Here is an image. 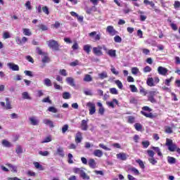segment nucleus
Returning <instances> with one entry per match:
<instances>
[{"label": "nucleus", "instance_id": "nucleus-1", "mask_svg": "<svg viewBox=\"0 0 180 180\" xmlns=\"http://www.w3.org/2000/svg\"><path fill=\"white\" fill-rule=\"evenodd\" d=\"M160 92L157 91V89L151 90L148 92V100L149 102H151V103H157V100L154 98V96L158 95Z\"/></svg>", "mask_w": 180, "mask_h": 180}, {"label": "nucleus", "instance_id": "nucleus-2", "mask_svg": "<svg viewBox=\"0 0 180 180\" xmlns=\"http://www.w3.org/2000/svg\"><path fill=\"white\" fill-rule=\"evenodd\" d=\"M48 46L53 51H60V44H58V42H57V41H55V40L49 41Z\"/></svg>", "mask_w": 180, "mask_h": 180}, {"label": "nucleus", "instance_id": "nucleus-3", "mask_svg": "<svg viewBox=\"0 0 180 180\" xmlns=\"http://www.w3.org/2000/svg\"><path fill=\"white\" fill-rule=\"evenodd\" d=\"M36 53L39 54V56H41V63H43V65H41V68H44V65L46 64V53L40 49V47L36 48Z\"/></svg>", "mask_w": 180, "mask_h": 180}, {"label": "nucleus", "instance_id": "nucleus-4", "mask_svg": "<svg viewBox=\"0 0 180 180\" xmlns=\"http://www.w3.org/2000/svg\"><path fill=\"white\" fill-rule=\"evenodd\" d=\"M166 146H168L169 151L174 152L176 150V145L172 142V140L169 139H166Z\"/></svg>", "mask_w": 180, "mask_h": 180}, {"label": "nucleus", "instance_id": "nucleus-5", "mask_svg": "<svg viewBox=\"0 0 180 180\" xmlns=\"http://www.w3.org/2000/svg\"><path fill=\"white\" fill-rule=\"evenodd\" d=\"M93 53L95 56H103V52L102 51V46L98 45L96 47L93 48Z\"/></svg>", "mask_w": 180, "mask_h": 180}, {"label": "nucleus", "instance_id": "nucleus-6", "mask_svg": "<svg viewBox=\"0 0 180 180\" xmlns=\"http://www.w3.org/2000/svg\"><path fill=\"white\" fill-rule=\"evenodd\" d=\"M86 106L89 108V115H94L95 112H96L95 103L89 102L87 103Z\"/></svg>", "mask_w": 180, "mask_h": 180}, {"label": "nucleus", "instance_id": "nucleus-7", "mask_svg": "<svg viewBox=\"0 0 180 180\" xmlns=\"http://www.w3.org/2000/svg\"><path fill=\"white\" fill-rule=\"evenodd\" d=\"M158 72L159 75H163L164 77H165V75H167L168 74V69L162 66H159L158 68Z\"/></svg>", "mask_w": 180, "mask_h": 180}, {"label": "nucleus", "instance_id": "nucleus-8", "mask_svg": "<svg viewBox=\"0 0 180 180\" xmlns=\"http://www.w3.org/2000/svg\"><path fill=\"white\" fill-rule=\"evenodd\" d=\"M89 37H91L94 41H99L101 40V34H97L96 32H92L89 34Z\"/></svg>", "mask_w": 180, "mask_h": 180}, {"label": "nucleus", "instance_id": "nucleus-9", "mask_svg": "<svg viewBox=\"0 0 180 180\" xmlns=\"http://www.w3.org/2000/svg\"><path fill=\"white\" fill-rule=\"evenodd\" d=\"M75 141L76 144H79L82 141V133L77 131L75 137Z\"/></svg>", "mask_w": 180, "mask_h": 180}, {"label": "nucleus", "instance_id": "nucleus-10", "mask_svg": "<svg viewBox=\"0 0 180 180\" xmlns=\"http://www.w3.org/2000/svg\"><path fill=\"white\" fill-rule=\"evenodd\" d=\"M106 32H108V33H109V34H110L111 36H115V34L117 33V31L115 30V28L112 25H109L107 27Z\"/></svg>", "mask_w": 180, "mask_h": 180}, {"label": "nucleus", "instance_id": "nucleus-11", "mask_svg": "<svg viewBox=\"0 0 180 180\" xmlns=\"http://www.w3.org/2000/svg\"><path fill=\"white\" fill-rule=\"evenodd\" d=\"M129 155L124 153H120L117 154V158L118 160H121L122 161H126L127 160Z\"/></svg>", "mask_w": 180, "mask_h": 180}, {"label": "nucleus", "instance_id": "nucleus-12", "mask_svg": "<svg viewBox=\"0 0 180 180\" xmlns=\"http://www.w3.org/2000/svg\"><path fill=\"white\" fill-rule=\"evenodd\" d=\"M88 121H89V120H82L80 128L84 131H86V130H88Z\"/></svg>", "mask_w": 180, "mask_h": 180}, {"label": "nucleus", "instance_id": "nucleus-13", "mask_svg": "<svg viewBox=\"0 0 180 180\" xmlns=\"http://www.w3.org/2000/svg\"><path fill=\"white\" fill-rule=\"evenodd\" d=\"M88 165L90 167V168H92L93 169H95V168H98L95 159H89L88 161Z\"/></svg>", "mask_w": 180, "mask_h": 180}, {"label": "nucleus", "instance_id": "nucleus-14", "mask_svg": "<svg viewBox=\"0 0 180 180\" xmlns=\"http://www.w3.org/2000/svg\"><path fill=\"white\" fill-rule=\"evenodd\" d=\"M55 155H58L63 158L65 155V154H64V149L62 147L58 148Z\"/></svg>", "mask_w": 180, "mask_h": 180}, {"label": "nucleus", "instance_id": "nucleus-15", "mask_svg": "<svg viewBox=\"0 0 180 180\" xmlns=\"http://www.w3.org/2000/svg\"><path fill=\"white\" fill-rule=\"evenodd\" d=\"M8 67L10 68V70H12L13 71H19V65L9 63L7 64Z\"/></svg>", "mask_w": 180, "mask_h": 180}, {"label": "nucleus", "instance_id": "nucleus-16", "mask_svg": "<svg viewBox=\"0 0 180 180\" xmlns=\"http://www.w3.org/2000/svg\"><path fill=\"white\" fill-rule=\"evenodd\" d=\"M106 104L109 108H115V105H118L119 101L116 98H114L112 101H107Z\"/></svg>", "mask_w": 180, "mask_h": 180}, {"label": "nucleus", "instance_id": "nucleus-17", "mask_svg": "<svg viewBox=\"0 0 180 180\" xmlns=\"http://www.w3.org/2000/svg\"><path fill=\"white\" fill-rule=\"evenodd\" d=\"M93 155L94 157H98V158H101L103 156V152L99 149H96L93 152Z\"/></svg>", "mask_w": 180, "mask_h": 180}, {"label": "nucleus", "instance_id": "nucleus-18", "mask_svg": "<svg viewBox=\"0 0 180 180\" xmlns=\"http://www.w3.org/2000/svg\"><path fill=\"white\" fill-rule=\"evenodd\" d=\"M15 41L17 44H18L19 45H22V44H25V43H26V41H27V38L26 37H23L22 38V39H20V38L17 37L15 39Z\"/></svg>", "mask_w": 180, "mask_h": 180}, {"label": "nucleus", "instance_id": "nucleus-19", "mask_svg": "<svg viewBox=\"0 0 180 180\" xmlns=\"http://www.w3.org/2000/svg\"><path fill=\"white\" fill-rule=\"evenodd\" d=\"M66 82L70 85V86H75V81L74 80V78L69 77L66 78Z\"/></svg>", "mask_w": 180, "mask_h": 180}, {"label": "nucleus", "instance_id": "nucleus-20", "mask_svg": "<svg viewBox=\"0 0 180 180\" xmlns=\"http://www.w3.org/2000/svg\"><path fill=\"white\" fill-rule=\"evenodd\" d=\"M29 120L32 126H37V124H39V120H37V118H36L35 117H30Z\"/></svg>", "mask_w": 180, "mask_h": 180}, {"label": "nucleus", "instance_id": "nucleus-21", "mask_svg": "<svg viewBox=\"0 0 180 180\" xmlns=\"http://www.w3.org/2000/svg\"><path fill=\"white\" fill-rule=\"evenodd\" d=\"M146 84L148 86H155V83L154 82V78L148 77L146 80Z\"/></svg>", "mask_w": 180, "mask_h": 180}, {"label": "nucleus", "instance_id": "nucleus-22", "mask_svg": "<svg viewBox=\"0 0 180 180\" xmlns=\"http://www.w3.org/2000/svg\"><path fill=\"white\" fill-rule=\"evenodd\" d=\"M138 13L139 15V19L141 22H145L146 19H147V15H144V11H139Z\"/></svg>", "mask_w": 180, "mask_h": 180}, {"label": "nucleus", "instance_id": "nucleus-23", "mask_svg": "<svg viewBox=\"0 0 180 180\" xmlns=\"http://www.w3.org/2000/svg\"><path fill=\"white\" fill-rule=\"evenodd\" d=\"M107 54L110 56L111 58H116V50L115 49H109Z\"/></svg>", "mask_w": 180, "mask_h": 180}, {"label": "nucleus", "instance_id": "nucleus-24", "mask_svg": "<svg viewBox=\"0 0 180 180\" xmlns=\"http://www.w3.org/2000/svg\"><path fill=\"white\" fill-rule=\"evenodd\" d=\"M22 98L27 99V101H32V97L27 91H24L22 93Z\"/></svg>", "mask_w": 180, "mask_h": 180}, {"label": "nucleus", "instance_id": "nucleus-25", "mask_svg": "<svg viewBox=\"0 0 180 180\" xmlns=\"http://www.w3.org/2000/svg\"><path fill=\"white\" fill-rule=\"evenodd\" d=\"M1 144L2 146H4V147H7V148H11L12 147V143H11V142H9L8 141H7L6 139H4L1 141Z\"/></svg>", "mask_w": 180, "mask_h": 180}, {"label": "nucleus", "instance_id": "nucleus-26", "mask_svg": "<svg viewBox=\"0 0 180 180\" xmlns=\"http://www.w3.org/2000/svg\"><path fill=\"white\" fill-rule=\"evenodd\" d=\"M152 150H154L159 157H162V153H161V149L159 147L153 146Z\"/></svg>", "mask_w": 180, "mask_h": 180}, {"label": "nucleus", "instance_id": "nucleus-27", "mask_svg": "<svg viewBox=\"0 0 180 180\" xmlns=\"http://www.w3.org/2000/svg\"><path fill=\"white\" fill-rule=\"evenodd\" d=\"M84 82H92V76L91 75H85L83 79Z\"/></svg>", "mask_w": 180, "mask_h": 180}, {"label": "nucleus", "instance_id": "nucleus-28", "mask_svg": "<svg viewBox=\"0 0 180 180\" xmlns=\"http://www.w3.org/2000/svg\"><path fill=\"white\" fill-rule=\"evenodd\" d=\"M98 77L100 79H105V78H108V72L103 71L101 73L98 74Z\"/></svg>", "mask_w": 180, "mask_h": 180}, {"label": "nucleus", "instance_id": "nucleus-29", "mask_svg": "<svg viewBox=\"0 0 180 180\" xmlns=\"http://www.w3.org/2000/svg\"><path fill=\"white\" fill-rule=\"evenodd\" d=\"M34 165L37 169H39V171H43L44 168L43 167L42 165H40V163L37 162H34Z\"/></svg>", "mask_w": 180, "mask_h": 180}, {"label": "nucleus", "instance_id": "nucleus-30", "mask_svg": "<svg viewBox=\"0 0 180 180\" xmlns=\"http://www.w3.org/2000/svg\"><path fill=\"white\" fill-rule=\"evenodd\" d=\"M48 112H51V113H58V109H57L54 106H50L48 108Z\"/></svg>", "mask_w": 180, "mask_h": 180}, {"label": "nucleus", "instance_id": "nucleus-31", "mask_svg": "<svg viewBox=\"0 0 180 180\" xmlns=\"http://www.w3.org/2000/svg\"><path fill=\"white\" fill-rule=\"evenodd\" d=\"M83 49L87 54H89V53H91V49H92V46L89 44H86L84 46Z\"/></svg>", "mask_w": 180, "mask_h": 180}, {"label": "nucleus", "instance_id": "nucleus-32", "mask_svg": "<svg viewBox=\"0 0 180 180\" xmlns=\"http://www.w3.org/2000/svg\"><path fill=\"white\" fill-rule=\"evenodd\" d=\"M129 171L133 172L134 175H140V172H139V169H137L136 167H130Z\"/></svg>", "mask_w": 180, "mask_h": 180}, {"label": "nucleus", "instance_id": "nucleus-33", "mask_svg": "<svg viewBox=\"0 0 180 180\" xmlns=\"http://www.w3.org/2000/svg\"><path fill=\"white\" fill-rule=\"evenodd\" d=\"M167 162L169 164H175L176 162V159L175 158L168 156L167 157Z\"/></svg>", "mask_w": 180, "mask_h": 180}, {"label": "nucleus", "instance_id": "nucleus-34", "mask_svg": "<svg viewBox=\"0 0 180 180\" xmlns=\"http://www.w3.org/2000/svg\"><path fill=\"white\" fill-rule=\"evenodd\" d=\"M173 79H174V77H171L169 79H166L164 82L165 85H167V86H169Z\"/></svg>", "mask_w": 180, "mask_h": 180}, {"label": "nucleus", "instance_id": "nucleus-35", "mask_svg": "<svg viewBox=\"0 0 180 180\" xmlns=\"http://www.w3.org/2000/svg\"><path fill=\"white\" fill-rule=\"evenodd\" d=\"M6 109L8 110L9 109H12V105H11V101H9V98H6Z\"/></svg>", "mask_w": 180, "mask_h": 180}, {"label": "nucleus", "instance_id": "nucleus-36", "mask_svg": "<svg viewBox=\"0 0 180 180\" xmlns=\"http://www.w3.org/2000/svg\"><path fill=\"white\" fill-rule=\"evenodd\" d=\"M134 127H135L136 130H137V131H141V130L143 129V125H141V124H140V123H136L134 124Z\"/></svg>", "mask_w": 180, "mask_h": 180}, {"label": "nucleus", "instance_id": "nucleus-37", "mask_svg": "<svg viewBox=\"0 0 180 180\" xmlns=\"http://www.w3.org/2000/svg\"><path fill=\"white\" fill-rule=\"evenodd\" d=\"M80 176L82 178V179L89 180V176H88L86 173L84 172V170L82 173H80Z\"/></svg>", "mask_w": 180, "mask_h": 180}, {"label": "nucleus", "instance_id": "nucleus-38", "mask_svg": "<svg viewBox=\"0 0 180 180\" xmlns=\"http://www.w3.org/2000/svg\"><path fill=\"white\" fill-rule=\"evenodd\" d=\"M68 162L69 164H74V160H72V158H74V156H72V154L68 153Z\"/></svg>", "mask_w": 180, "mask_h": 180}, {"label": "nucleus", "instance_id": "nucleus-39", "mask_svg": "<svg viewBox=\"0 0 180 180\" xmlns=\"http://www.w3.org/2000/svg\"><path fill=\"white\" fill-rule=\"evenodd\" d=\"M46 125L49 126V127H50L51 129H53V127H54V124L53 123V121L49 120H46Z\"/></svg>", "mask_w": 180, "mask_h": 180}, {"label": "nucleus", "instance_id": "nucleus-40", "mask_svg": "<svg viewBox=\"0 0 180 180\" xmlns=\"http://www.w3.org/2000/svg\"><path fill=\"white\" fill-rule=\"evenodd\" d=\"M143 4L145 5H150L151 6V8H154V6H155V4H154V2L150 1L148 0H144Z\"/></svg>", "mask_w": 180, "mask_h": 180}, {"label": "nucleus", "instance_id": "nucleus-41", "mask_svg": "<svg viewBox=\"0 0 180 180\" xmlns=\"http://www.w3.org/2000/svg\"><path fill=\"white\" fill-rule=\"evenodd\" d=\"M22 30L25 36H32V32H30V30L27 28H24Z\"/></svg>", "mask_w": 180, "mask_h": 180}, {"label": "nucleus", "instance_id": "nucleus-42", "mask_svg": "<svg viewBox=\"0 0 180 180\" xmlns=\"http://www.w3.org/2000/svg\"><path fill=\"white\" fill-rule=\"evenodd\" d=\"M7 165L11 168L12 172H18V167L16 166H13L11 164H7Z\"/></svg>", "mask_w": 180, "mask_h": 180}, {"label": "nucleus", "instance_id": "nucleus-43", "mask_svg": "<svg viewBox=\"0 0 180 180\" xmlns=\"http://www.w3.org/2000/svg\"><path fill=\"white\" fill-rule=\"evenodd\" d=\"M84 94L86 96H92V95H94V93H92V90H89V89L84 90Z\"/></svg>", "mask_w": 180, "mask_h": 180}, {"label": "nucleus", "instance_id": "nucleus-44", "mask_svg": "<svg viewBox=\"0 0 180 180\" xmlns=\"http://www.w3.org/2000/svg\"><path fill=\"white\" fill-rule=\"evenodd\" d=\"M148 161H149L150 164H151L152 165H155V164H157V162H158L157 160H155V158H154V157L149 158Z\"/></svg>", "mask_w": 180, "mask_h": 180}, {"label": "nucleus", "instance_id": "nucleus-45", "mask_svg": "<svg viewBox=\"0 0 180 180\" xmlns=\"http://www.w3.org/2000/svg\"><path fill=\"white\" fill-rule=\"evenodd\" d=\"M63 99H70L71 98V94L69 92H64L63 94Z\"/></svg>", "mask_w": 180, "mask_h": 180}, {"label": "nucleus", "instance_id": "nucleus-46", "mask_svg": "<svg viewBox=\"0 0 180 180\" xmlns=\"http://www.w3.org/2000/svg\"><path fill=\"white\" fill-rule=\"evenodd\" d=\"M131 72L133 75H137L139 72H140V70L137 68L134 67L131 68Z\"/></svg>", "mask_w": 180, "mask_h": 180}, {"label": "nucleus", "instance_id": "nucleus-47", "mask_svg": "<svg viewBox=\"0 0 180 180\" xmlns=\"http://www.w3.org/2000/svg\"><path fill=\"white\" fill-rule=\"evenodd\" d=\"M142 146L143 148H148V146H150V141H142Z\"/></svg>", "mask_w": 180, "mask_h": 180}, {"label": "nucleus", "instance_id": "nucleus-48", "mask_svg": "<svg viewBox=\"0 0 180 180\" xmlns=\"http://www.w3.org/2000/svg\"><path fill=\"white\" fill-rule=\"evenodd\" d=\"M134 122H136V117H134L133 116L128 117V123L133 124V123H134Z\"/></svg>", "mask_w": 180, "mask_h": 180}, {"label": "nucleus", "instance_id": "nucleus-49", "mask_svg": "<svg viewBox=\"0 0 180 180\" xmlns=\"http://www.w3.org/2000/svg\"><path fill=\"white\" fill-rule=\"evenodd\" d=\"M115 84L120 89H123V84L122 83V82H120V80H116Z\"/></svg>", "mask_w": 180, "mask_h": 180}, {"label": "nucleus", "instance_id": "nucleus-50", "mask_svg": "<svg viewBox=\"0 0 180 180\" xmlns=\"http://www.w3.org/2000/svg\"><path fill=\"white\" fill-rule=\"evenodd\" d=\"M73 171H74L75 174H79V175H81V173L84 170H82V169H81V168L76 167V168L73 169Z\"/></svg>", "mask_w": 180, "mask_h": 180}, {"label": "nucleus", "instance_id": "nucleus-51", "mask_svg": "<svg viewBox=\"0 0 180 180\" xmlns=\"http://www.w3.org/2000/svg\"><path fill=\"white\" fill-rule=\"evenodd\" d=\"M15 153L17 154H22V153H23V149L22 148V147L20 146H18L16 148Z\"/></svg>", "mask_w": 180, "mask_h": 180}, {"label": "nucleus", "instance_id": "nucleus-52", "mask_svg": "<svg viewBox=\"0 0 180 180\" xmlns=\"http://www.w3.org/2000/svg\"><path fill=\"white\" fill-rule=\"evenodd\" d=\"M59 74L60 75H63V77H67V75H68L67 70H65V69L60 70Z\"/></svg>", "mask_w": 180, "mask_h": 180}, {"label": "nucleus", "instance_id": "nucleus-53", "mask_svg": "<svg viewBox=\"0 0 180 180\" xmlns=\"http://www.w3.org/2000/svg\"><path fill=\"white\" fill-rule=\"evenodd\" d=\"M98 146L101 148H103V150L110 151V148H108L106 146H104L103 143H100Z\"/></svg>", "mask_w": 180, "mask_h": 180}, {"label": "nucleus", "instance_id": "nucleus-54", "mask_svg": "<svg viewBox=\"0 0 180 180\" xmlns=\"http://www.w3.org/2000/svg\"><path fill=\"white\" fill-rule=\"evenodd\" d=\"M129 88L131 89V92H137L138 91L137 87H136L134 84H131Z\"/></svg>", "mask_w": 180, "mask_h": 180}, {"label": "nucleus", "instance_id": "nucleus-55", "mask_svg": "<svg viewBox=\"0 0 180 180\" xmlns=\"http://www.w3.org/2000/svg\"><path fill=\"white\" fill-rule=\"evenodd\" d=\"M114 41L115 43H122V37H119V35H117L114 37Z\"/></svg>", "mask_w": 180, "mask_h": 180}, {"label": "nucleus", "instance_id": "nucleus-56", "mask_svg": "<svg viewBox=\"0 0 180 180\" xmlns=\"http://www.w3.org/2000/svg\"><path fill=\"white\" fill-rule=\"evenodd\" d=\"M141 113L143 116H146V117H153V113L151 112L147 113L146 111H141Z\"/></svg>", "mask_w": 180, "mask_h": 180}, {"label": "nucleus", "instance_id": "nucleus-57", "mask_svg": "<svg viewBox=\"0 0 180 180\" xmlns=\"http://www.w3.org/2000/svg\"><path fill=\"white\" fill-rule=\"evenodd\" d=\"M139 92L140 94H143V96H146V95L148 94V92H147L146 90L143 87H140Z\"/></svg>", "mask_w": 180, "mask_h": 180}, {"label": "nucleus", "instance_id": "nucleus-58", "mask_svg": "<svg viewBox=\"0 0 180 180\" xmlns=\"http://www.w3.org/2000/svg\"><path fill=\"white\" fill-rule=\"evenodd\" d=\"M110 92L112 95H117V94H118L117 89H116V88H111V89H110Z\"/></svg>", "mask_w": 180, "mask_h": 180}, {"label": "nucleus", "instance_id": "nucleus-59", "mask_svg": "<svg viewBox=\"0 0 180 180\" xmlns=\"http://www.w3.org/2000/svg\"><path fill=\"white\" fill-rule=\"evenodd\" d=\"M136 162L139 164V165L141 167V168H144V163L143 162V160L139 159L136 160Z\"/></svg>", "mask_w": 180, "mask_h": 180}, {"label": "nucleus", "instance_id": "nucleus-60", "mask_svg": "<svg viewBox=\"0 0 180 180\" xmlns=\"http://www.w3.org/2000/svg\"><path fill=\"white\" fill-rule=\"evenodd\" d=\"M25 6H26V8H27L29 11H32V5L30 1H27L25 3Z\"/></svg>", "mask_w": 180, "mask_h": 180}, {"label": "nucleus", "instance_id": "nucleus-61", "mask_svg": "<svg viewBox=\"0 0 180 180\" xmlns=\"http://www.w3.org/2000/svg\"><path fill=\"white\" fill-rule=\"evenodd\" d=\"M147 153H148V157H150V158H154V151H153L151 150H148Z\"/></svg>", "mask_w": 180, "mask_h": 180}, {"label": "nucleus", "instance_id": "nucleus-62", "mask_svg": "<svg viewBox=\"0 0 180 180\" xmlns=\"http://www.w3.org/2000/svg\"><path fill=\"white\" fill-rule=\"evenodd\" d=\"M165 131L168 134H171V133H172V128L171 127H165Z\"/></svg>", "mask_w": 180, "mask_h": 180}, {"label": "nucleus", "instance_id": "nucleus-63", "mask_svg": "<svg viewBox=\"0 0 180 180\" xmlns=\"http://www.w3.org/2000/svg\"><path fill=\"white\" fill-rule=\"evenodd\" d=\"M151 67L150 66H146L144 68H143V72H151Z\"/></svg>", "mask_w": 180, "mask_h": 180}, {"label": "nucleus", "instance_id": "nucleus-64", "mask_svg": "<svg viewBox=\"0 0 180 180\" xmlns=\"http://www.w3.org/2000/svg\"><path fill=\"white\" fill-rule=\"evenodd\" d=\"M174 6L175 9H178V8L180 7V1H174Z\"/></svg>", "mask_w": 180, "mask_h": 180}]
</instances>
